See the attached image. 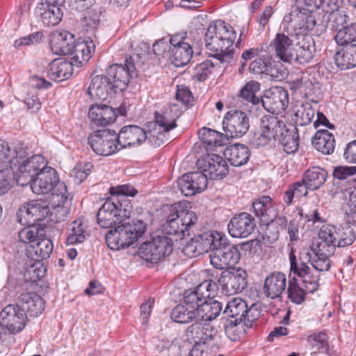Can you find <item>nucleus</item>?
Returning a JSON list of instances; mask_svg holds the SVG:
<instances>
[{
  "label": "nucleus",
  "mask_w": 356,
  "mask_h": 356,
  "mask_svg": "<svg viewBox=\"0 0 356 356\" xmlns=\"http://www.w3.org/2000/svg\"><path fill=\"white\" fill-rule=\"evenodd\" d=\"M236 33L234 28L224 21H215L207 27L205 45L211 56L220 63H230L234 58V42Z\"/></svg>",
  "instance_id": "obj_1"
},
{
  "label": "nucleus",
  "mask_w": 356,
  "mask_h": 356,
  "mask_svg": "<svg viewBox=\"0 0 356 356\" xmlns=\"http://www.w3.org/2000/svg\"><path fill=\"white\" fill-rule=\"evenodd\" d=\"M343 234H346L347 238H341L339 247H345L351 245L355 239L353 230L350 228L344 229L337 227L331 225H325L321 227L318 233V238L310 246L312 250L317 253L321 258L320 260L321 268H330L329 257L334 254L337 247V241Z\"/></svg>",
  "instance_id": "obj_2"
},
{
  "label": "nucleus",
  "mask_w": 356,
  "mask_h": 356,
  "mask_svg": "<svg viewBox=\"0 0 356 356\" xmlns=\"http://www.w3.org/2000/svg\"><path fill=\"white\" fill-rule=\"evenodd\" d=\"M197 221L196 213L187 209L186 202H178L170 206L163 230L167 235L177 236L180 240L189 236L191 227Z\"/></svg>",
  "instance_id": "obj_3"
},
{
  "label": "nucleus",
  "mask_w": 356,
  "mask_h": 356,
  "mask_svg": "<svg viewBox=\"0 0 356 356\" xmlns=\"http://www.w3.org/2000/svg\"><path fill=\"white\" fill-rule=\"evenodd\" d=\"M129 220H124L106 234V242L111 250H119L132 245L145 232L147 227L143 220H133L132 223Z\"/></svg>",
  "instance_id": "obj_4"
},
{
  "label": "nucleus",
  "mask_w": 356,
  "mask_h": 356,
  "mask_svg": "<svg viewBox=\"0 0 356 356\" xmlns=\"http://www.w3.org/2000/svg\"><path fill=\"white\" fill-rule=\"evenodd\" d=\"M211 243L210 262L215 268L230 270L239 261L241 254L238 248L229 243L225 236L214 232Z\"/></svg>",
  "instance_id": "obj_5"
},
{
  "label": "nucleus",
  "mask_w": 356,
  "mask_h": 356,
  "mask_svg": "<svg viewBox=\"0 0 356 356\" xmlns=\"http://www.w3.org/2000/svg\"><path fill=\"white\" fill-rule=\"evenodd\" d=\"M186 335L195 347L202 346V353L216 356L219 352L220 335L217 327L210 323L195 322L187 327Z\"/></svg>",
  "instance_id": "obj_6"
},
{
  "label": "nucleus",
  "mask_w": 356,
  "mask_h": 356,
  "mask_svg": "<svg viewBox=\"0 0 356 356\" xmlns=\"http://www.w3.org/2000/svg\"><path fill=\"white\" fill-rule=\"evenodd\" d=\"M20 145L25 152L22 158L15 159L16 164L14 168V177L18 185L27 186L35 178L40 171L47 166L45 159L40 154H35L26 159L28 155L26 147L21 142L15 143L10 149L13 152Z\"/></svg>",
  "instance_id": "obj_7"
},
{
  "label": "nucleus",
  "mask_w": 356,
  "mask_h": 356,
  "mask_svg": "<svg viewBox=\"0 0 356 356\" xmlns=\"http://www.w3.org/2000/svg\"><path fill=\"white\" fill-rule=\"evenodd\" d=\"M176 127V118L171 113H154V119L143 125L146 142L154 147H160L168 142V132Z\"/></svg>",
  "instance_id": "obj_8"
},
{
  "label": "nucleus",
  "mask_w": 356,
  "mask_h": 356,
  "mask_svg": "<svg viewBox=\"0 0 356 356\" xmlns=\"http://www.w3.org/2000/svg\"><path fill=\"white\" fill-rule=\"evenodd\" d=\"M113 86L106 74L92 76L88 94L94 100L90 104L88 111H95L96 109L115 111L113 104L108 101L113 94L118 92Z\"/></svg>",
  "instance_id": "obj_9"
},
{
  "label": "nucleus",
  "mask_w": 356,
  "mask_h": 356,
  "mask_svg": "<svg viewBox=\"0 0 356 356\" xmlns=\"http://www.w3.org/2000/svg\"><path fill=\"white\" fill-rule=\"evenodd\" d=\"M131 211V206L127 200H107L99 209L97 222L104 229L115 227L124 220H129Z\"/></svg>",
  "instance_id": "obj_10"
},
{
  "label": "nucleus",
  "mask_w": 356,
  "mask_h": 356,
  "mask_svg": "<svg viewBox=\"0 0 356 356\" xmlns=\"http://www.w3.org/2000/svg\"><path fill=\"white\" fill-rule=\"evenodd\" d=\"M19 145L12 152L8 142L0 139V195L6 193L11 187L14 177V168L17 158H22L25 154Z\"/></svg>",
  "instance_id": "obj_11"
},
{
  "label": "nucleus",
  "mask_w": 356,
  "mask_h": 356,
  "mask_svg": "<svg viewBox=\"0 0 356 356\" xmlns=\"http://www.w3.org/2000/svg\"><path fill=\"white\" fill-rule=\"evenodd\" d=\"M261 85L258 81L248 82L240 90L239 95L232 97L228 108L232 111H261V96H257Z\"/></svg>",
  "instance_id": "obj_12"
},
{
  "label": "nucleus",
  "mask_w": 356,
  "mask_h": 356,
  "mask_svg": "<svg viewBox=\"0 0 356 356\" xmlns=\"http://www.w3.org/2000/svg\"><path fill=\"white\" fill-rule=\"evenodd\" d=\"M32 191L35 194H47L51 192L56 185L62 191L60 194L56 196L59 199L58 202H65L67 200L66 186L64 183H59V178L56 170L49 166L44 168L38 173V175L30 184Z\"/></svg>",
  "instance_id": "obj_13"
},
{
  "label": "nucleus",
  "mask_w": 356,
  "mask_h": 356,
  "mask_svg": "<svg viewBox=\"0 0 356 356\" xmlns=\"http://www.w3.org/2000/svg\"><path fill=\"white\" fill-rule=\"evenodd\" d=\"M173 250V240L168 236H157L143 243L139 248V255L145 261L156 264L169 256Z\"/></svg>",
  "instance_id": "obj_14"
},
{
  "label": "nucleus",
  "mask_w": 356,
  "mask_h": 356,
  "mask_svg": "<svg viewBox=\"0 0 356 356\" xmlns=\"http://www.w3.org/2000/svg\"><path fill=\"white\" fill-rule=\"evenodd\" d=\"M106 74L118 92L125 90L130 79L136 77L138 75L134 56L127 58L124 65L113 64L109 66L106 69Z\"/></svg>",
  "instance_id": "obj_15"
},
{
  "label": "nucleus",
  "mask_w": 356,
  "mask_h": 356,
  "mask_svg": "<svg viewBox=\"0 0 356 356\" xmlns=\"http://www.w3.org/2000/svg\"><path fill=\"white\" fill-rule=\"evenodd\" d=\"M92 150L102 156H109L120 149L118 134L111 129L99 130L88 136Z\"/></svg>",
  "instance_id": "obj_16"
},
{
  "label": "nucleus",
  "mask_w": 356,
  "mask_h": 356,
  "mask_svg": "<svg viewBox=\"0 0 356 356\" xmlns=\"http://www.w3.org/2000/svg\"><path fill=\"white\" fill-rule=\"evenodd\" d=\"M247 272L241 268H233L221 272L218 284L222 292L227 296L241 293L247 286Z\"/></svg>",
  "instance_id": "obj_17"
},
{
  "label": "nucleus",
  "mask_w": 356,
  "mask_h": 356,
  "mask_svg": "<svg viewBox=\"0 0 356 356\" xmlns=\"http://www.w3.org/2000/svg\"><path fill=\"white\" fill-rule=\"evenodd\" d=\"M218 291L217 284L213 280H204L197 287L185 291L184 303L190 309H197Z\"/></svg>",
  "instance_id": "obj_18"
},
{
  "label": "nucleus",
  "mask_w": 356,
  "mask_h": 356,
  "mask_svg": "<svg viewBox=\"0 0 356 356\" xmlns=\"http://www.w3.org/2000/svg\"><path fill=\"white\" fill-rule=\"evenodd\" d=\"M26 322L27 314L17 303L6 305L0 312V325L10 334L22 331Z\"/></svg>",
  "instance_id": "obj_19"
},
{
  "label": "nucleus",
  "mask_w": 356,
  "mask_h": 356,
  "mask_svg": "<svg viewBox=\"0 0 356 356\" xmlns=\"http://www.w3.org/2000/svg\"><path fill=\"white\" fill-rule=\"evenodd\" d=\"M318 259L321 258L317 253L312 250L310 248L307 249L305 252L301 253V256L298 259L294 254L293 248H291L289 252L291 273H293L298 277L306 273V272L311 270L307 263H310L316 271L322 272L328 270L330 268H321L319 267L320 266L316 265L320 264V260H318Z\"/></svg>",
  "instance_id": "obj_20"
},
{
  "label": "nucleus",
  "mask_w": 356,
  "mask_h": 356,
  "mask_svg": "<svg viewBox=\"0 0 356 356\" xmlns=\"http://www.w3.org/2000/svg\"><path fill=\"white\" fill-rule=\"evenodd\" d=\"M49 212V208L44 202L35 200L20 207L17 212V218L22 225H31L42 220Z\"/></svg>",
  "instance_id": "obj_21"
},
{
  "label": "nucleus",
  "mask_w": 356,
  "mask_h": 356,
  "mask_svg": "<svg viewBox=\"0 0 356 356\" xmlns=\"http://www.w3.org/2000/svg\"><path fill=\"white\" fill-rule=\"evenodd\" d=\"M252 312L245 301L240 298H234L228 301L222 314L226 321H243L247 327H252L256 319Z\"/></svg>",
  "instance_id": "obj_22"
},
{
  "label": "nucleus",
  "mask_w": 356,
  "mask_h": 356,
  "mask_svg": "<svg viewBox=\"0 0 356 356\" xmlns=\"http://www.w3.org/2000/svg\"><path fill=\"white\" fill-rule=\"evenodd\" d=\"M177 186L185 196L201 193L207 187L208 180L202 172H192L183 175L177 181Z\"/></svg>",
  "instance_id": "obj_23"
},
{
  "label": "nucleus",
  "mask_w": 356,
  "mask_h": 356,
  "mask_svg": "<svg viewBox=\"0 0 356 356\" xmlns=\"http://www.w3.org/2000/svg\"><path fill=\"white\" fill-rule=\"evenodd\" d=\"M198 163L207 179H221L229 172L226 161L217 154H208Z\"/></svg>",
  "instance_id": "obj_24"
},
{
  "label": "nucleus",
  "mask_w": 356,
  "mask_h": 356,
  "mask_svg": "<svg viewBox=\"0 0 356 356\" xmlns=\"http://www.w3.org/2000/svg\"><path fill=\"white\" fill-rule=\"evenodd\" d=\"M261 111H275L277 109L286 110L289 103L288 92L282 87H274L265 92L261 96Z\"/></svg>",
  "instance_id": "obj_25"
},
{
  "label": "nucleus",
  "mask_w": 356,
  "mask_h": 356,
  "mask_svg": "<svg viewBox=\"0 0 356 356\" xmlns=\"http://www.w3.org/2000/svg\"><path fill=\"white\" fill-rule=\"evenodd\" d=\"M255 227L254 218L250 214L243 212L231 218L228 224V231L234 238H245L252 233Z\"/></svg>",
  "instance_id": "obj_26"
},
{
  "label": "nucleus",
  "mask_w": 356,
  "mask_h": 356,
  "mask_svg": "<svg viewBox=\"0 0 356 356\" xmlns=\"http://www.w3.org/2000/svg\"><path fill=\"white\" fill-rule=\"evenodd\" d=\"M223 129L232 138L243 136L250 127L249 119L245 113H227L224 118Z\"/></svg>",
  "instance_id": "obj_27"
},
{
  "label": "nucleus",
  "mask_w": 356,
  "mask_h": 356,
  "mask_svg": "<svg viewBox=\"0 0 356 356\" xmlns=\"http://www.w3.org/2000/svg\"><path fill=\"white\" fill-rule=\"evenodd\" d=\"M118 143L122 148L139 146L147 140V135L143 129L137 125H127L122 127L118 134Z\"/></svg>",
  "instance_id": "obj_28"
},
{
  "label": "nucleus",
  "mask_w": 356,
  "mask_h": 356,
  "mask_svg": "<svg viewBox=\"0 0 356 356\" xmlns=\"http://www.w3.org/2000/svg\"><path fill=\"white\" fill-rule=\"evenodd\" d=\"M270 45L275 55L284 63H291L294 60L293 41L289 35L278 33L271 42Z\"/></svg>",
  "instance_id": "obj_29"
},
{
  "label": "nucleus",
  "mask_w": 356,
  "mask_h": 356,
  "mask_svg": "<svg viewBox=\"0 0 356 356\" xmlns=\"http://www.w3.org/2000/svg\"><path fill=\"white\" fill-rule=\"evenodd\" d=\"M75 40L74 35L64 31L55 33L50 42V48L53 54L56 55H69L72 54Z\"/></svg>",
  "instance_id": "obj_30"
},
{
  "label": "nucleus",
  "mask_w": 356,
  "mask_h": 356,
  "mask_svg": "<svg viewBox=\"0 0 356 356\" xmlns=\"http://www.w3.org/2000/svg\"><path fill=\"white\" fill-rule=\"evenodd\" d=\"M278 131L274 139L279 141L284 151L289 154L296 152L300 140L298 129L293 126L287 127L285 124L282 129H278Z\"/></svg>",
  "instance_id": "obj_31"
},
{
  "label": "nucleus",
  "mask_w": 356,
  "mask_h": 356,
  "mask_svg": "<svg viewBox=\"0 0 356 356\" xmlns=\"http://www.w3.org/2000/svg\"><path fill=\"white\" fill-rule=\"evenodd\" d=\"M214 232H204L192 238L184 248L183 252L188 257H195L204 251L210 250Z\"/></svg>",
  "instance_id": "obj_32"
},
{
  "label": "nucleus",
  "mask_w": 356,
  "mask_h": 356,
  "mask_svg": "<svg viewBox=\"0 0 356 356\" xmlns=\"http://www.w3.org/2000/svg\"><path fill=\"white\" fill-rule=\"evenodd\" d=\"M17 305H19L24 312L29 313L31 316H38L44 310V300L37 293L26 292L18 298Z\"/></svg>",
  "instance_id": "obj_33"
},
{
  "label": "nucleus",
  "mask_w": 356,
  "mask_h": 356,
  "mask_svg": "<svg viewBox=\"0 0 356 356\" xmlns=\"http://www.w3.org/2000/svg\"><path fill=\"white\" fill-rule=\"evenodd\" d=\"M286 275L280 272L270 274L264 281V293L271 299L281 296L286 289Z\"/></svg>",
  "instance_id": "obj_34"
},
{
  "label": "nucleus",
  "mask_w": 356,
  "mask_h": 356,
  "mask_svg": "<svg viewBox=\"0 0 356 356\" xmlns=\"http://www.w3.org/2000/svg\"><path fill=\"white\" fill-rule=\"evenodd\" d=\"M72 60H67L64 58L55 59L49 64L47 71L48 77L54 81H62L69 79L73 72Z\"/></svg>",
  "instance_id": "obj_35"
},
{
  "label": "nucleus",
  "mask_w": 356,
  "mask_h": 356,
  "mask_svg": "<svg viewBox=\"0 0 356 356\" xmlns=\"http://www.w3.org/2000/svg\"><path fill=\"white\" fill-rule=\"evenodd\" d=\"M54 245L51 239L41 236H37L36 241L27 248L26 254L32 260L40 261L50 257Z\"/></svg>",
  "instance_id": "obj_36"
},
{
  "label": "nucleus",
  "mask_w": 356,
  "mask_h": 356,
  "mask_svg": "<svg viewBox=\"0 0 356 356\" xmlns=\"http://www.w3.org/2000/svg\"><path fill=\"white\" fill-rule=\"evenodd\" d=\"M74 47L70 56H72V60L76 67L81 66L83 62L87 63L95 49V43L90 37L82 41L79 39L77 42H75Z\"/></svg>",
  "instance_id": "obj_37"
},
{
  "label": "nucleus",
  "mask_w": 356,
  "mask_h": 356,
  "mask_svg": "<svg viewBox=\"0 0 356 356\" xmlns=\"http://www.w3.org/2000/svg\"><path fill=\"white\" fill-rule=\"evenodd\" d=\"M252 207L255 214L265 223L268 224L277 215V210L273 207L269 196L259 197L253 202Z\"/></svg>",
  "instance_id": "obj_38"
},
{
  "label": "nucleus",
  "mask_w": 356,
  "mask_h": 356,
  "mask_svg": "<svg viewBox=\"0 0 356 356\" xmlns=\"http://www.w3.org/2000/svg\"><path fill=\"white\" fill-rule=\"evenodd\" d=\"M225 158L234 166H241L249 160L250 150L243 144L230 145L224 150Z\"/></svg>",
  "instance_id": "obj_39"
},
{
  "label": "nucleus",
  "mask_w": 356,
  "mask_h": 356,
  "mask_svg": "<svg viewBox=\"0 0 356 356\" xmlns=\"http://www.w3.org/2000/svg\"><path fill=\"white\" fill-rule=\"evenodd\" d=\"M312 145L316 150L322 154H330L334 150L335 139L327 130L320 129L312 137Z\"/></svg>",
  "instance_id": "obj_40"
},
{
  "label": "nucleus",
  "mask_w": 356,
  "mask_h": 356,
  "mask_svg": "<svg viewBox=\"0 0 356 356\" xmlns=\"http://www.w3.org/2000/svg\"><path fill=\"white\" fill-rule=\"evenodd\" d=\"M222 304L215 300L206 301L196 309L197 321H211L216 319L222 312Z\"/></svg>",
  "instance_id": "obj_41"
},
{
  "label": "nucleus",
  "mask_w": 356,
  "mask_h": 356,
  "mask_svg": "<svg viewBox=\"0 0 356 356\" xmlns=\"http://www.w3.org/2000/svg\"><path fill=\"white\" fill-rule=\"evenodd\" d=\"M198 135L202 143L207 145L206 148L208 149L225 145L229 140L228 137L223 134L206 127L202 128Z\"/></svg>",
  "instance_id": "obj_42"
},
{
  "label": "nucleus",
  "mask_w": 356,
  "mask_h": 356,
  "mask_svg": "<svg viewBox=\"0 0 356 356\" xmlns=\"http://www.w3.org/2000/svg\"><path fill=\"white\" fill-rule=\"evenodd\" d=\"M169 52L172 63L178 67L187 65L193 54V47L189 43L182 44L177 47H170Z\"/></svg>",
  "instance_id": "obj_43"
},
{
  "label": "nucleus",
  "mask_w": 356,
  "mask_h": 356,
  "mask_svg": "<svg viewBox=\"0 0 356 356\" xmlns=\"http://www.w3.org/2000/svg\"><path fill=\"white\" fill-rule=\"evenodd\" d=\"M36 13L40 15L44 25L52 26L57 25L62 19L63 13L62 8L39 5L36 8Z\"/></svg>",
  "instance_id": "obj_44"
},
{
  "label": "nucleus",
  "mask_w": 356,
  "mask_h": 356,
  "mask_svg": "<svg viewBox=\"0 0 356 356\" xmlns=\"http://www.w3.org/2000/svg\"><path fill=\"white\" fill-rule=\"evenodd\" d=\"M342 53L337 52L335 62L341 70H348L356 66V44L343 45Z\"/></svg>",
  "instance_id": "obj_45"
},
{
  "label": "nucleus",
  "mask_w": 356,
  "mask_h": 356,
  "mask_svg": "<svg viewBox=\"0 0 356 356\" xmlns=\"http://www.w3.org/2000/svg\"><path fill=\"white\" fill-rule=\"evenodd\" d=\"M327 177V172L325 170L320 167H312L307 170L303 178L308 184L309 190L314 191L318 189L323 185Z\"/></svg>",
  "instance_id": "obj_46"
},
{
  "label": "nucleus",
  "mask_w": 356,
  "mask_h": 356,
  "mask_svg": "<svg viewBox=\"0 0 356 356\" xmlns=\"http://www.w3.org/2000/svg\"><path fill=\"white\" fill-rule=\"evenodd\" d=\"M284 125L283 120L279 119L275 113L266 114L261 118V131L273 135L274 138L275 134L279 132L278 129H282Z\"/></svg>",
  "instance_id": "obj_47"
},
{
  "label": "nucleus",
  "mask_w": 356,
  "mask_h": 356,
  "mask_svg": "<svg viewBox=\"0 0 356 356\" xmlns=\"http://www.w3.org/2000/svg\"><path fill=\"white\" fill-rule=\"evenodd\" d=\"M245 327H248L243 321H226L224 326L225 333L232 341H238L245 336Z\"/></svg>",
  "instance_id": "obj_48"
},
{
  "label": "nucleus",
  "mask_w": 356,
  "mask_h": 356,
  "mask_svg": "<svg viewBox=\"0 0 356 356\" xmlns=\"http://www.w3.org/2000/svg\"><path fill=\"white\" fill-rule=\"evenodd\" d=\"M196 309H190L185 305H177L171 312V319L178 323H188L197 320Z\"/></svg>",
  "instance_id": "obj_49"
},
{
  "label": "nucleus",
  "mask_w": 356,
  "mask_h": 356,
  "mask_svg": "<svg viewBox=\"0 0 356 356\" xmlns=\"http://www.w3.org/2000/svg\"><path fill=\"white\" fill-rule=\"evenodd\" d=\"M288 74L287 69L281 62L270 60L264 77L270 81H282Z\"/></svg>",
  "instance_id": "obj_50"
},
{
  "label": "nucleus",
  "mask_w": 356,
  "mask_h": 356,
  "mask_svg": "<svg viewBox=\"0 0 356 356\" xmlns=\"http://www.w3.org/2000/svg\"><path fill=\"white\" fill-rule=\"evenodd\" d=\"M332 10L326 11V15H324L323 18L326 21V27L330 29H337L340 26L344 25L347 22L348 16L344 12L338 9L337 3H336V8L334 6L331 7Z\"/></svg>",
  "instance_id": "obj_51"
},
{
  "label": "nucleus",
  "mask_w": 356,
  "mask_h": 356,
  "mask_svg": "<svg viewBox=\"0 0 356 356\" xmlns=\"http://www.w3.org/2000/svg\"><path fill=\"white\" fill-rule=\"evenodd\" d=\"M86 238V225L83 224L82 220L76 219L70 225L67 243L70 245L81 243L83 242Z\"/></svg>",
  "instance_id": "obj_52"
},
{
  "label": "nucleus",
  "mask_w": 356,
  "mask_h": 356,
  "mask_svg": "<svg viewBox=\"0 0 356 356\" xmlns=\"http://www.w3.org/2000/svg\"><path fill=\"white\" fill-rule=\"evenodd\" d=\"M334 40L339 45L354 44L356 41V22L338 30Z\"/></svg>",
  "instance_id": "obj_53"
},
{
  "label": "nucleus",
  "mask_w": 356,
  "mask_h": 356,
  "mask_svg": "<svg viewBox=\"0 0 356 356\" xmlns=\"http://www.w3.org/2000/svg\"><path fill=\"white\" fill-rule=\"evenodd\" d=\"M307 340L314 353H327L329 348L328 337L324 332L313 333L308 336Z\"/></svg>",
  "instance_id": "obj_54"
},
{
  "label": "nucleus",
  "mask_w": 356,
  "mask_h": 356,
  "mask_svg": "<svg viewBox=\"0 0 356 356\" xmlns=\"http://www.w3.org/2000/svg\"><path fill=\"white\" fill-rule=\"evenodd\" d=\"M288 298L293 303L300 305L305 301V295L308 293L306 291L305 288H302L299 286L297 280L293 277L289 281V286L287 289Z\"/></svg>",
  "instance_id": "obj_55"
},
{
  "label": "nucleus",
  "mask_w": 356,
  "mask_h": 356,
  "mask_svg": "<svg viewBox=\"0 0 356 356\" xmlns=\"http://www.w3.org/2000/svg\"><path fill=\"white\" fill-rule=\"evenodd\" d=\"M101 12L91 10L81 19L83 31L94 33L100 23Z\"/></svg>",
  "instance_id": "obj_56"
},
{
  "label": "nucleus",
  "mask_w": 356,
  "mask_h": 356,
  "mask_svg": "<svg viewBox=\"0 0 356 356\" xmlns=\"http://www.w3.org/2000/svg\"><path fill=\"white\" fill-rule=\"evenodd\" d=\"M311 79L308 76H302V83L301 94H304L306 97H318L321 95L319 83L316 81L315 79Z\"/></svg>",
  "instance_id": "obj_57"
},
{
  "label": "nucleus",
  "mask_w": 356,
  "mask_h": 356,
  "mask_svg": "<svg viewBox=\"0 0 356 356\" xmlns=\"http://www.w3.org/2000/svg\"><path fill=\"white\" fill-rule=\"evenodd\" d=\"M92 126H107L113 123L118 115L116 113H88Z\"/></svg>",
  "instance_id": "obj_58"
},
{
  "label": "nucleus",
  "mask_w": 356,
  "mask_h": 356,
  "mask_svg": "<svg viewBox=\"0 0 356 356\" xmlns=\"http://www.w3.org/2000/svg\"><path fill=\"white\" fill-rule=\"evenodd\" d=\"M314 52L315 47L314 44L304 42L296 50V57L294 56V59L300 64L307 63L313 58Z\"/></svg>",
  "instance_id": "obj_59"
},
{
  "label": "nucleus",
  "mask_w": 356,
  "mask_h": 356,
  "mask_svg": "<svg viewBox=\"0 0 356 356\" xmlns=\"http://www.w3.org/2000/svg\"><path fill=\"white\" fill-rule=\"evenodd\" d=\"M214 65L215 64L209 60H206L197 64L193 70V79L198 81L206 80L212 72Z\"/></svg>",
  "instance_id": "obj_60"
},
{
  "label": "nucleus",
  "mask_w": 356,
  "mask_h": 356,
  "mask_svg": "<svg viewBox=\"0 0 356 356\" xmlns=\"http://www.w3.org/2000/svg\"><path fill=\"white\" fill-rule=\"evenodd\" d=\"M299 277L302 278V282L307 292L313 293L318 289L319 276L314 275L312 270H308Z\"/></svg>",
  "instance_id": "obj_61"
},
{
  "label": "nucleus",
  "mask_w": 356,
  "mask_h": 356,
  "mask_svg": "<svg viewBox=\"0 0 356 356\" xmlns=\"http://www.w3.org/2000/svg\"><path fill=\"white\" fill-rule=\"evenodd\" d=\"M298 1L299 3H303L309 11H313L324 5L327 7L334 6L336 8L338 0H298Z\"/></svg>",
  "instance_id": "obj_62"
},
{
  "label": "nucleus",
  "mask_w": 356,
  "mask_h": 356,
  "mask_svg": "<svg viewBox=\"0 0 356 356\" xmlns=\"http://www.w3.org/2000/svg\"><path fill=\"white\" fill-rule=\"evenodd\" d=\"M356 175V166H338L333 171V177L340 180L350 179Z\"/></svg>",
  "instance_id": "obj_63"
},
{
  "label": "nucleus",
  "mask_w": 356,
  "mask_h": 356,
  "mask_svg": "<svg viewBox=\"0 0 356 356\" xmlns=\"http://www.w3.org/2000/svg\"><path fill=\"white\" fill-rule=\"evenodd\" d=\"M314 116V113H293L291 115L292 121L294 126H305L312 122V119Z\"/></svg>",
  "instance_id": "obj_64"
}]
</instances>
